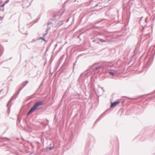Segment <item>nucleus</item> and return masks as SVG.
<instances>
[{
    "instance_id": "1",
    "label": "nucleus",
    "mask_w": 155,
    "mask_h": 155,
    "mask_svg": "<svg viewBox=\"0 0 155 155\" xmlns=\"http://www.w3.org/2000/svg\"><path fill=\"white\" fill-rule=\"evenodd\" d=\"M42 102L41 101H38L36 102L33 106L31 108L29 111L28 114H29L33 112L38 107L41 105L42 104Z\"/></svg>"
},
{
    "instance_id": "3",
    "label": "nucleus",
    "mask_w": 155,
    "mask_h": 155,
    "mask_svg": "<svg viewBox=\"0 0 155 155\" xmlns=\"http://www.w3.org/2000/svg\"><path fill=\"white\" fill-rule=\"evenodd\" d=\"M9 1V0H7L5 2V3L4 4H2V5H1L0 6L1 7H3L5 4L8 2Z\"/></svg>"
},
{
    "instance_id": "5",
    "label": "nucleus",
    "mask_w": 155,
    "mask_h": 155,
    "mask_svg": "<svg viewBox=\"0 0 155 155\" xmlns=\"http://www.w3.org/2000/svg\"><path fill=\"white\" fill-rule=\"evenodd\" d=\"M98 68H98H97V69H98V68Z\"/></svg>"
},
{
    "instance_id": "2",
    "label": "nucleus",
    "mask_w": 155,
    "mask_h": 155,
    "mask_svg": "<svg viewBox=\"0 0 155 155\" xmlns=\"http://www.w3.org/2000/svg\"><path fill=\"white\" fill-rule=\"evenodd\" d=\"M120 103L119 101H117L111 103L110 106V107H114L118 104Z\"/></svg>"
},
{
    "instance_id": "4",
    "label": "nucleus",
    "mask_w": 155,
    "mask_h": 155,
    "mask_svg": "<svg viewBox=\"0 0 155 155\" xmlns=\"http://www.w3.org/2000/svg\"><path fill=\"white\" fill-rule=\"evenodd\" d=\"M109 73L110 74H111V75H112V76H114V73H113L112 72H109Z\"/></svg>"
}]
</instances>
